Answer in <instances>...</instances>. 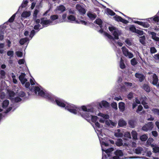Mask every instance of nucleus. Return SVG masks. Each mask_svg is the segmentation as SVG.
<instances>
[{
  "instance_id": "nucleus-1",
  "label": "nucleus",
  "mask_w": 159,
  "mask_h": 159,
  "mask_svg": "<svg viewBox=\"0 0 159 159\" xmlns=\"http://www.w3.org/2000/svg\"><path fill=\"white\" fill-rule=\"evenodd\" d=\"M57 105L59 107H64L70 112L74 114L80 115L82 117L84 118L88 121L91 120L95 123V126L94 127L95 131L97 133L99 138L100 141L102 140H105L104 138L105 135L103 133L105 129L102 128L96 120L98 117L96 116H93L92 113L93 112V109L92 108L89 107L88 105L82 106L80 107H76L72 104H69L65 102L63 100L58 98L55 99Z\"/></svg>"
},
{
  "instance_id": "nucleus-2",
  "label": "nucleus",
  "mask_w": 159,
  "mask_h": 159,
  "mask_svg": "<svg viewBox=\"0 0 159 159\" xmlns=\"http://www.w3.org/2000/svg\"><path fill=\"white\" fill-rule=\"evenodd\" d=\"M25 76L26 75L25 73H21L19 77V80L22 84L25 83V87L27 88H29L31 92H34L35 94L48 99L52 101H54L53 96L51 93L44 91L41 88L38 86L34 87V86H32L33 88L31 87H30V83L29 82H27V80L25 78Z\"/></svg>"
},
{
  "instance_id": "nucleus-3",
  "label": "nucleus",
  "mask_w": 159,
  "mask_h": 159,
  "mask_svg": "<svg viewBox=\"0 0 159 159\" xmlns=\"http://www.w3.org/2000/svg\"><path fill=\"white\" fill-rule=\"evenodd\" d=\"M100 143L102 151L103 157L102 159H123L126 158L124 156L122 151L121 150H116L114 153V156H111V152L114 150L113 148L107 149L105 147L108 146V144L101 141Z\"/></svg>"
},
{
  "instance_id": "nucleus-4",
  "label": "nucleus",
  "mask_w": 159,
  "mask_h": 159,
  "mask_svg": "<svg viewBox=\"0 0 159 159\" xmlns=\"http://www.w3.org/2000/svg\"><path fill=\"white\" fill-rule=\"evenodd\" d=\"M108 29L112 33L114 37H113L111 35L106 32L104 33V35L110 40L114 42L115 41V39H119V36L121 34V31L113 26H109Z\"/></svg>"
},
{
  "instance_id": "nucleus-5",
  "label": "nucleus",
  "mask_w": 159,
  "mask_h": 159,
  "mask_svg": "<svg viewBox=\"0 0 159 159\" xmlns=\"http://www.w3.org/2000/svg\"><path fill=\"white\" fill-rule=\"evenodd\" d=\"M8 94L9 98L13 103L20 102L21 100V98L24 97L25 95L23 91H20L18 93V96H16L13 91L9 90H8Z\"/></svg>"
},
{
  "instance_id": "nucleus-6",
  "label": "nucleus",
  "mask_w": 159,
  "mask_h": 159,
  "mask_svg": "<svg viewBox=\"0 0 159 159\" xmlns=\"http://www.w3.org/2000/svg\"><path fill=\"white\" fill-rule=\"evenodd\" d=\"M12 107L8 100L6 99L3 101L0 107V120L2 116V113H8L12 109Z\"/></svg>"
},
{
  "instance_id": "nucleus-7",
  "label": "nucleus",
  "mask_w": 159,
  "mask_h": 159,
  "mask_svg": "<svg viewBox=\"0 0 159 159\" xmlns=\"http://www.w3.org/2000/svg\"><path fill=\"white\" fill-rule=\"evenodd\" d=\"M122 50L123 55L129 58H131L133 57V54L129 51V50L125 47L124 46L122 48Z\"/></svg>"
},
{
  "instance_id": "nucleus-8",
  "label": "nucleus",
  "mask_w": 159,
  "mask_h": 159,
  "mask_svg": "<svg viewBox=\"0 0 159 159\" xmlns=\"http://www.w3.org/2000/svg\"><path fill=\"white\" fill-rule=\"evenodd\" d=\"M41 23L43 27H46L50 25H53V22L51 21L50 20H48L45 18H43L41 19Z\"/></svg>"
},
{
  "instance_id": "nucleus-9",
  "label": "nucleus",
  "mask_w": 159,
  "mask_h": 159,
  "mask_svg": "<svg viewBox=\"0 0 159 159\" xmlns=\"http://www.w3.org/2000/svg\"><path fill=\"white\" fill-rule=\"evenodd\" d=\"M153 124L152 122H150L148 124L144 125L142 128V130L145 131L148 130H151L153 128Z\"/></svg>"
},
{
  "instance_id": "nucleus-10",
  "label": "nucleus",
  "mask_w": 159,
  "mask_h": 159,
  "mask_svg": "<svg viewBox=\"0 0 159 159\" xmlns=\"http://www.w3.org/2000/svg\"><path fill=\"white\" fill-rule=\"evenodd\" d=\"M98 115L102 118L99 119V122L100 123H104L106 120L107 119L109 118V116L107 114H104L102 113H99Z\"/></svg>"
},
{
  "instance_id": "nucleus-11",
  "label": "nucleus",
  "mask_w": 159,
  "mask_h": 159,
  "mask_svg": "<svg viewBox=\"0 0 159 159\" xmlns=\"http://www.w3.org/2000/svg\"><path fill=\"white\" fill-rule=\"evenodd\" d=\"M67 21L73 23L74 22L76 23H80L79 20H76L75 16L73 15H69L67 17Z\"/></svg>"
},
{
  "instance_id": "nucleus-12",
  "label": "nucleus",
  "mask_w": 159,
  "mask_h": 159,
  "mask_svg": "<svg viewBox=\"0 0 159 159\" xmlns=\"http://www.w3.org/2000/svg\"><path fill=\"white\" fill-rule=\"evenodd\" d=\"M135 152L137 154H141L143 155H144L146 152V150L144 148L139 147L135 149Z\"/></svg>"
},
{
  "instance_id": "nucleus-13",
  "label": "nucleus",
  "mask_w": 159,
  "mask_h": 159,
  "mask_svg": "<svg viewBox=\"0 0 159 159\" xmlns=\"http://www.w3.org/2000/svg\"><path fill=\"white\" fill-rule=\"evenodd\" d=\"M133 22L141 26H142L144 27L148 28L149 27V25L146 22H141L135 20H133Z\"/></svg>"
},
{
  "instance_id": "nucleus-14",
  "label": "nucleus",
  "mask_w": 159,
  "mask_h": 159,
  "mask_svg": "<svg viewBox=\"0 0 159 159\" xmlns=\"http://www.w3.org/2000/svg\"><path fill=\"white\" fill-rule=\"evenodd\" d=\"M76 8L79 11L80 14L84 15L85 14L86 11L85 9L79 4H77L76 5Z\"/></svg>"
},
{
  "instance_id": "nucleus-15",
  "label": "nucleus",
  "mask_w": 159,
  "mask_h": 159,
  "mask_svg": "<svg viewBox=\"0 0 159 159\" xmlns=\"http://www.w3.org/2000/svg\"><path fill=\"white\" fill-rule=\"evenodd\" d=\"M99 107L102 108V107H107L109 106V103L106 101H103L98 103Z\"/></svg>"
},
{
  "instance_id": "nucleus-16",
  "label": "nucleus",
  "mask_w": 159,
  "mask_h": 159,
  "mask_svg": "<svg viewBox=\"0 0 159 159\" xmlns=\"http://www.w3.org/2000/svg\"><path fill=\"white\" fill-rule=\"evenodd\" d=\"M114 19L117 21H120L124 24H127L128 23V21L127 20H124L121 17L116 15L114 17Z\"/></svg>"
},
{
  "instance_id": "nucleus-17",
  "label": "nucleus",
  "mask_w": 159,
  "mask_h": 159,
  "mask_svg": "<svg viewBox=\"0 0 159 159\" xmlns=\"http://www.w3.org/2000/svg\"><path fill=\"white\" fill-rule=\"evenodd\" d=\"M158 80V79L157 76L155 74H154L152 76V80H150V81L153 85H157Z\"/></svg>"
},
{
  "instance_id": "nucleus-18",
  "label": "nucleus",
  "mask_w": 159,
  "mask_h": 159,
  "mask_svg": "<svg viewBox=\"0 0 159 159\" xmlns=\"http://www.w3.org/2000/svg\"><path fill=\"white\" fill-rule=\"evenodd\" d=\"M95 22L97 24L99 25L100 27L101 28V29L99 31V32L101 33H102L103 32V28H102V20L100 19H98L96 20Z\"/></svg>"
},
{
  "instance_id": "nucleus-19",
  "label": "nucleus",
  "mask_w": 159,
  "mask_h": 159,
  "mask_svg": "<svg viewBox=\"0 0 159 159\" xmlns=\"http://www.w3.org/2000/svg\"><path fill=\"white\" fill-rule=\"evenodd\" d=\"M31 15V12L30 11H24L21 15V19L22 18H27L30 16Z\"/></svg>"
},
{
  "instance_id": "nucleus-20",
  "label": "nucleus",
  "mask_w": 159,
  "mask_h": 159,
  "mask_svg": "<svg viewBox=\"0 0 159 159\" xmlns=\"http://www.w3.org/2000/svg\"><path fill=\"white\" fill-rule=\"evenodd\" d=\"M58 18V16L57 15H52L50 17L51 21H52L54 24L53 25H55L57 24V23L59 22H58L57 20H55L57 19Z\"/></svg>"
},
{
  "instance_id": "nucleus-21",
  "label": "nucleus",
  "mask_w": 159,
  "mask_h": 159,
  "mask_svg": "<svg viewBox=\"0 0 159 159\" xmlns=\"http://www.w3.org/2000/svg\"><path fill=\"white\" fill-rule=\"evenodd\" d=\"M66 10V7L62 5H61L57 7L55 9V11L57 12V11H60L61 12H62Z\"/></svg>"
},
{
  "instance_id": "nucleus-22",
  "label": "nucleus",
  "mask_w": 159,
  "mask_h": 159,
  "mask_svg": "<svg viewBox=\"0 0 159 159\" xmlns=\"http://www.w3.org/2000/svg\"><path fill=\"white\" fill-rule=\"evenodd\" d=\"M135 76L137 78L139 79V80L140 82L142 81L145 78V77L144 75L139 72L136 73L135 74Z\"/></svg>"
},
{
  "instance_id": "nucleus-23",
  "label": "nucleus",
  "mask_w": 159,
  "mask_h": 159,
  "mask_svg": "<svg viewBox=\"0 0 159 159\" xmlns=\"http://www.w3.org/2000/svg\"><path fill=\"white\" fill-rule=\"evenodd\" d=\"M105 122L106 125L109 126L110 127L115 126L116 125V123L114 122L111 120H106Z\"/></svg>"
},
{
  "instance_id": "nucleus-24",
  "label": "nucleus",
  "mask_w": 159,
  "mask_h": 159,
  "mask_svg": "<svg viewBox=\"0 0 159 159\" xmlns=\"http://www.w3.org/2000/svg\"><path fill=\"white\" fill-rule=\"evenodd\" d=\"M147 100V98L145 97H142L141 99L142 104L143 105L144 107L146 109L148 108V106L147 105L146 102Z\"/></svg>"
},
{
  "instance_id": "nucleus-25",
  "label": "nucleus",
  "mask_w": 159,
  "mask_h": 159,
  "mask_svg": "<svg viewBox=\"0 0 159 159\" xmlns=\"http://www.w3.org/2000/svg\"><path fill=\"white\" fill-rule=\"evenodd\" d=\"M119 108L121 111H124L125 108V103L122 102H119Z\"/></svg>"
},
{
  "instance_id": "nucleus-26",
  "label": "nucleus",
  "mask_w": 159,
  "mask_h": 159,
  "mask_svg": "<svg viewBox=\"0 0 159 159\" xmlns=\"http://www.w3.org/2000/svg\"><path fill=\"white\" fill-rule=\"evenodd\" d=\"M114 135L116 137H122L123 136V134L120 132V129L115 131Z\"/></svg>"
},
{
  "instance_id": "nucleus-27",
  "label": "nucleus",
  "mask_w": 159,
  "mask_h": 159,
  "mask_svg": "<svg viewBox=\"0 0 159 159\" xmlns=\"http://www.w3.org/2000/svg\"><path fill=\"white\" fill-rule=\"evenodd\" d=\"M35 22L37 25H35L34 27V29L35 30L40 29L42 28L41 27V25L39 24L40 22V20L39 19H36L35 20Z\"/></svg>"
},
{
  "instance_id": "nucleus-28",
  "label": "nucleus",
  "mask_w": 159,
  "mask_h": 159,
  "mask_svg": "<svg viewBox=\"0 0 159 159\" xmlns=\"http://www.w3.org/2000/svg\"><path fill=\"white\" fill-rule=\"evenodd\" d=\"M123 139L125 140H127L128 139H131V138L130 134L129 132H125L124 135Z\"/></svg>"
},
{
  "instance_id": "nucleus-29",
  "label": "nucleus",
  "mask_w": 159,
  "mask_h": 159,
  "mask_svg": "<svg viewBox=\"0 0 159 159\" xmlns=\"http://www.w3.org/2000/svg\"><path fill=\"white\" fill-rule=\"evenodd\" d=\"M153 139L152 138H149L146 142V145L147 146H148L150 145L152 147H154V145L152 144V143L153 142Z\"/></svg>"
},
{
  "instance_id": "nucleus-30",
  "label": "nucleus",
  "mask_w": 159,
  "mask_h": 159,
  "mask_svg": "<svg viewBox=\"0 0 159 159\" xmlns=\"http://www.w3.org/2000/svg\"><path fill=\"white\" fill-rule=\"evenodd\" d=\"M88 16L91 19L93 20L95 18L96 15L94 13L89 12L87 14Z\"/></svg>"
},
{
  "instance_id": "nucleus-31",
  "label": "nucleus",
  "mask_w": 159,
  "mask_h": 159,
  "mask_svg": "<svg viewBox=\"0 0 159 159\" xmlns=\"http://www.w3.org/2000/svg\"><path fill=\"white\" fill-rule=\"evenodd\" d=\"M126 122L123 119H120L118 122V125L121 127L126 126Z\"/></svg>"
},
{
  "instance_id": "nucleus-32",
  "label": "nucleus",
  "mask_w": 159,
  "mask_h": 159,
  "mask_svg": "<svg viewBox=\"0 0 159 159\" xmlns=\"http://www.w3.org/2000/svg\"><path fill=\"white\" fill-rule=\"evenodd\" d=\"M6 49L5 48V44L4 43L0 44V53L2 54L5 52Z\"/></svg>"
},
{
  "instance_id": "nucleus-33",
  "label": "nucleus",
  "mask_w": 159,
  "mask_h": 159,
  "mask_svg": "<svg viewBox=\"0 0 159 159\" xmlns=\"http://www.w3.org/2000/svg\"><path fill=\"white\" fill-rule=\"evenodd\" d=\"M67 15L66 13L63 14L61 17V20L59 21V22H66L67 21V19H66Z\"/></svg>"
},
{
  "instance_id": "nucleus-34",
  "label": "nucleus",
  "mask_w": 159,
  "mask_h": 159,
  "mask_svg": "<svg viewBox=\"0 0 159 159\" xmlns=\"http://www.w3.org/2000/svg\"><path fill=\"white\" fill-rule=\"evenodd\" d=\"M7 85L4 81H2L1 84H0V90H2L6 89Z\"/></svg>"
},
{
  "instance_id": "nucleus-35",
  "label": "nucleus",
  "mask_w": 159,
  "mask_h": 159,
  "mask_svg": "<svg viewBox=\"0 0 159 159\" xmlns=\"http://www.w3.org/2000/svg\"><path fill=\"white\" fill-rule=\"evenodd\" d=\"M131 134L133 139L136 140L137 139L138 134L136 131L132 130Z\"/></svg>"
},
{
  "instance_id": "nucleus-36",
  "label": "nucleus",
  "mask_w": 159,
  "mask_h": 159,
  "mask_svg": "<svg viewBox=\"0 0 159 159\" xmlns=\"http://www.w3.org/2000/svg\"><path fill=\"white\" fill-rule=\"evenodd\" d=\"M151 34L152 36V39L157 41H159V38L156 36V34L154 32H151Z\"/></svg>"
},
{
  "instance_id": "nucleus-37",
  "label": "nucleus",
  "mask_w": 159,
  "mask_h": 159,
  "mask_svg": "<svg viewBox=\"0 0 159 159\" xmlns=\"http://www.w3.org/2000/svg\"><path fill=\"white\" fill-rule=\"evenodd\" d=\"M29 40L27 38L21 39L20 41V43L21 45H23L24 44L27 43Z\"/></svg>"
},
{
  "instance_id": "nucleus-38",
  "label": "nucleus",
  "mask_w": 159,
  "mask_h": 159,
  "mask_svg": "<svg viewBox=\"0 0 159 159\" xmlns=\"http://www.w3.org/2000/svg\"><path fill=\"white\" fill-rule=\"evenodd\" d=\"M116 145L118 146H120L123 145L122 140L121 139H118L116 143Z\"/></svg>"
},
{
  "instance_id": "nucleus-39",
  "label": "nucleus",
  "mask_w": 159,
  "mask_h": 159,
  "mask_svg": "<svg viewBox=\"0 0 159 159\" xmlns=\"http://www.w3.org/2000/svg\"><path fill=\"white\" fill-rule=\"evenodd\" d=\"M7 54L10 57H13L14 54V51L12 50H9L7 52Z\"/></svg>"
},
{
  "instance_id": "nucleus-40",
  "label": "nucleus",
  "mask_w": 159,
  "mask_h": 159,
  "mask_svg": "<svg viewBox=\"0 0 159 159\" xmlns=\"http://www.w3.org/2000/svg\"><path fill=\"white\" fill-rule=\"evenodd\" d=\"M0 78L1 79H4L5 77V72L3 70H1L0 71Z\"/></svg>"
},
{
  "instance_id": "nucleus-41",
  "label": "nucleus",
  "mask_w": 159,
  "mask_h": 159,
  "mask_svg": "<svg viewBox=\"0 0 159 159\" xmlns=\"http://www.w3.org/2000/svg\"><path fill=\"white\" fill-rule=\"evenodd\" d=\"M11 76L12 78L13 83L15 84L17 83V81L16 79V75L13 73H11Z\"/></svg>"
},
{
  "instance_id": "nucleus-42",
  "label": "nucleus",
  "mask_w": 159,
  "mask_h": 159,
  "mask_svg": "<svg viewBox=\"0 0 159 159\" xmlns=\"http://www.w3.org/2000/svg\"><path fill=\"white\" fill-rule=\"evenodd\" d=\"M143 89L145 90L146 92H149L150 91V88L148 86V85L146 84H144L143 86Z\"/></svg>"
},
{
  "instance_id": "nucleus-43",
  "label": "nucleus",
  "mask_w": 159,
  "mask_h": 159,
  "mask_svg": "<svg viewBox=\"0 0 159 159\" xmlns=\"http://www.w3.org/2000/svg\"><path fill=\"white\" fill-rule=\"evenodd\" d=\"M140 139L142 141H145L148 138V136L146 134H144L140 137Z\"/></svg>"
},
{
  "instance_id": "nucleus-44",
  "label": "nucleus",
  "mask_w": 159,
  "mask_h": 159,
  "mask_svg": "<svg viewBox=\"0 0 159 159\" xmlns=\"http://www.w3.org/2000/svg\"><path fill=\"white\" fill-rule=\"evenodd\" d=\"M153 148V151L154 153H157L159 152V147L157 146L154 145Z\"/></svg>"
},
{
  "instance_id": "nucleus-45",
  "label": "nucleus",
  "mask_w": 159,
  "mask_h": 159,
  "mask_svg": "<svg viewBox=\"0 0 159 159\" xmlns=\"http://www.w3.org/2000/svg\"><path fill=\"white\" fill-rule=\"evenodd\" d=\"M120 67L121 69H124L125 67V65L124 63V61L122 58H120Z\"/></svg>"
},
{
  "instance_id": "nucleus-46",
  "label": "nucleus",
  "mask_w": 159,
  "mask_h": 159,
  "mask_svg": "<svg viewBox=\"0 0 159 159\" xmlns=\"http://www.w3.org/2000/svg\"><path fill=\"white\" fill-rule=\"evenodd\" d=\"M107 12L108 14L111 16H113L115 14V13L109 9H107Z\"/></svg>"
},
{
  "instance_id": "nucleus-47",
  "label": "nucleus",
  "mask_w": 159,
  "mask_h": 159,
  "mask_svg": "<svg viewBox=\"0 0 159 159\" xmlns=\"http://www.w3.org/2000/svg\"><path fill=\"white\" fill-rule=\"evenodd\" d=\"M152 111L154 114L159 116V109L156 108H153L152 109Z\"/></svg>"
},
{
  "instance_id": "nucleus-48",
  "label": "nucleus",
  "mask_w": 159,
  "mask_h": 159,
  "mask_svg": "<svg viewBox=\"0 0 159 159\" xmlns=\"http://www.w3.org/2000/svg\"><path fill=\"white\" fill-rule=\"evenodd\" d=\"M129 30L131 31H132L133 32H136L137 31V29H136L134 25H131V26L129 28Z\"/></svg>"
},
{
  "instance_id": "nucleus-49",
  "label": "nucleus",
  "mask_w": 159,
  "mask_h": 159,
  "mask_svg": "<svg viewBox=\"0 0 159 159\" xmlns=\"http://www.w3.org/2000/svg\"><path fill=\"white\" fill-rule=\"evenodd\" d=\"M123 146L125 148L126 150H130L131 149V147L126 143H125L123 145Z\"/></svg>"
},
{
  "instance_id": "nucleus-50",
  "label": "nucleus",
  "mask_w": 159,
  "mask_h": 159,
  "mask_svg": "<svg viewBox=\"0 0 159 159\" xmlns=\"http://www.w3.org/2000/svg\"><path fill=\"white\" fill-rule=\"evenodd\" d=\"M131 64L133 66H134L137 64V62L135 59V58H133L131 60Z\"/></svg>"
},
{
  "instance_id": "nucleus-51",
  "label": "nucleus",
  "mask_w": 159,
  "mask_h": 159,
  "mask_svg": "<svg viewBox=\"0 0 159 159\" xmlns=\"http://www.w3.org/2000/svg\"><path fill=\"white\" fill-rule=\"evenodd\" d=\"M129 124L130 127L131 128H134V121L133 120H130L129 122Z\"/></svg>"
},
{
  "instance_id": "nucleus-52",
  "label": "nucleus",
  "mask_w": 159,
  "mask_h": 159,
  "mask_svg": "<svg viewBox=\"0 0 159 159\" xmlns=\"http://www.w3.org/2000/svg\"><path fill=\"white\" fill-rule=\"evenodd\" d=\"M145 37L144 36H141L139 38V41L140 42L143 44L145 43Z\"/></svg>"
},
{
  "instance_id": "nucleus-53",
  "label": "nucleus",
  "mask_w": 159,
  "mask_h": 159,
  "mask_svg": "<svg viewBox=\"0 0 159 159\" xmlns=\"http://www.w3.org/2000/svg\"><path fill=\"white\" fill-rule=\"evenodd\" d=\"M111 105L115 110H116L117 109V105L116 102H114L112 103L111 104Z\"/></svg>"
},
{
  "instance_id": "nucleus-54",
  "label": "nucleus",
  "mask_w": 159,
  "mask_h": 159,
  "mask_svg": "<svg viewBox=\"0 0 159 159\" xmlns=\"http://www.w3.org/2000/svg\"><path fill=\"white\" fill-rule=\"evenodd\" d=\"M150 19H152L155 21L158 22L159 21V16H157V15L155 16L154 17L151 18Z\"/></svg>"
},
{
  "instance_id": "nucleus-55",
  "label": "nucleus",
  "mask_w": 159,
  "mask_h": 159,
  "mask_svg": "<svg viewBox=\"0 0 159 159\" xmlns=\"http://www.w3.org/2000/svg\"><path fill=\"white\" fill-rule=\"evenodd\" d=\"M16 13L13 14L11 17L9 19L8 21L9 22H11L14 20L15 17L16 16Z\"/></svg>"
},
{
  "instance_id": "nucleus-56",
  "label": "nucleus",
  "mask_w": 159,
  "mask_h": 159,
  "mask_svg": "<svg viewBox=\"0 0 159 159\" xmlns=\"http://www.w3.org/2000/svg\"><path fill=\"white\" fill-rule=\"evenodd\" d=\"M125 42L126 44V45L130 46L131 45V42L129 39H126L125 41Z\"/></svg>"
},
{
  "instance_id": "nucleus-57",
  "label": "nucleus",
  "mask_w": 159,
  "mask_h": 159,
  "mask_svg": "<svg viewBox=\"0 0 159 159\" xmlns=\"http://www.w3.org/2000/svg\"><path fill=\"white\" fill-rule=\"evenodd\" d=\"M28 3V1L26 0H24L23 2L22 3L21 5V6L22 7H25L27 5V4Z\"/></svg>"
},
{
  "instance_id": "nucleus-58",
  "label": "nucleus",
  "mask_w": 159,
  "mask_h": 159,
  "mask_svg": "<svg viewBox=\"0 0 159 159\" xmlns=\"http://www.w3.org/2000/svg\"><path fill=\"white\" fill-rule=\"evenodd\" d=\"M1 90H0V98L2 99L5 97V93L4 92H2Z\"/></svg>"
},
{
  "instance_id": "nucleus-59",
  "label": "nucleus",
  "mask_w": 159,
  "mask_h": 159,
  "mask_svg": "<svg viewBox=\"0 0 159 159\" xmlns=\"http://www.w3.org/2000/svg\"><path fill=\"white\" fill-rule=\"evenodd\" d=\"M143 108V107L141 105H139L138 107V109L136 110V112L138 113H139V111H142Z\"/></svg>"
},
{
  "instance_id": "nucleus-60",
  "label": "nucleus",
  "mask_w": 159,
  "mask_h": 159,
  "mask_svg": "<svg viewBox=\"0 0 159 159\" xmlns=\"http://www.w3.org/2000/svg\"><path fill=\"white\" fill-rule=\"evenodd\" d=\"M16 56L18 57H21L22 56V53L20 51H17L16 52Z\"/></svg>"
},
{
  "instance_id": "nucleus-61",
  "label": "nucleus",
  "mask_w": 159,
  "mask_h": 159,
  "mask_svg": "<svg viewBox=\"0 0 159 159\" xmlns=\"http://www.w3.org/2000/svg\"><path fill=\"white\" fill-rule=\"evenodd\" d=\"M125 86L129 87L132 86V84L131 83L125 82L124 83Z\"/></svg>"
},
{
  "instance_id": "nucleus-62",
  "label": "nucleus",
  "mask_w": 159,
  "mask_h": 159,
  "mask_svg": "<svg viewBox=\"0 0 159 159\" xmlns=\"http://www.w3.org/2000/svg\"><path fill=\"white\" fill-rule=\"evenodd\" d=\"M79 22L80 23L79 24H81L83 25H86L88 24V22L83 20H80Z\"/></svg>"
},
{
  "instance_id": "nucleus-63",
  "label": "nucleus",
  "mask_w": 159,
  "mask_h": 159,
  "mask_svg": "<svg viewBox=\"0 0 159 159\" xmlns=\"http://www.w3.org/2000/svg\"><path fill=\"white\" fill-rule=\"evenodd\" d=\"M39 12V11L35 10L34 12L33 16L34 18H37V15Z\"/></svg>"
},
{
  "instance_id": "nucleus-64",
  "label": "nucleus",
  "mask_w": 159,
  "mask_h": 159,
  "mask_svg": "<svg viewBox=\"0 0 159 159\" xmlns=\"http://www.w3.org/2000/svg\"><path fill=\"white\" fill-rule=\"evenodd\" d=\"M150 51L152 53H153L156 52L157 50L154 47H152L150 48Z\"/></svg>"
}]
</instances>
